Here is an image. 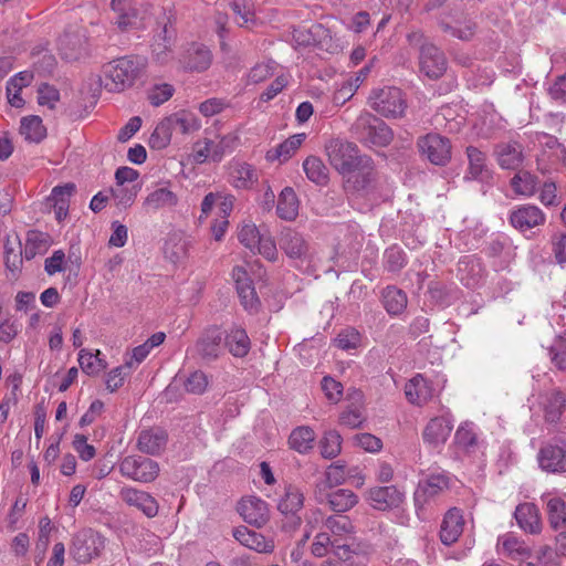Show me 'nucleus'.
<instances>
[{"mask_svg": "<svg viewBox=\"0 0 566 566\" xmlns=\"http://www.w3.org/2000/svg\"><path fill=\"white\" fill-rule=\"evenodd\" d=\"M370 107L385 117H400L405 113L406 102L397 87L375 90L369 96Z\"/></svg>", "mask_w": 566, "mask_h": 566, "instance_id": "423d86ee", "label": "nucleus"}, {"mask_svg": "<svg viewBox=\"0 0 566 566\" xmlns=\"http://www.w3.org/2000/svg\"><path fill=\"white\" fill-rule=\"evenodd\" d=\"M99 352L94 356L92 353L82 349L78 355V363L84 373L87 375H96L106 368L103 359L98 358Z\"/></svg>", "mask_w": 566, "mask_h": 566, "instance_id": "5fc2aeb1", "label": "nucleus"}, {"mask_svg": "<svg viewBox=\"0 0 566 566\" xmlns=\"http://www.w3.org/2000/svg\"><path fill=\"white\" fill-rule=\"evenodd\" d=\"M353 170L344 176L346 178L345 189L347 191L360 193L368 192L375 188L377 172L374 161L369 156H364Z\"/></svg>", "mask_w": 566, "mask_h": 566, "instance_id": "9b49d317", "label": "nucleus"}, {"mask_svg": "<svg viewBox=\"0 0 566 566\" xmlns=\"http://www.w3.org/2000/svg\"><path fill=\"white\" fill-rule=\"evenodd\" d=\"M111 7L117 13L116 24L122 31L136 24L137 12L132 7V0H112Z\"/></svg>", "mask_w": 566, "mask_h": 566, "instance_id": "a19ab883", "label": "nucleus"}, {"mask_svg": "<svg viewBox=\"0 0 566 566\" xmlns=\"http://www.w3.org/2000/svg\"><path fill=\"white\" fill-rule=\"evenodd\" d=\"M405 395L410 403L422 406L432 397V388L421 374H417L406 384Z\"/></svg>", "mask_w": 566, "mask_h": 566, "instance_id": "2f4dec72", "label": "nucleus"}, {"mask_svg": "<svg viewBox=\"0 0 566 566\" xmlns=\"http://www.w3.org/2000/svg\"><path fill=\"white\" fill-rule=\"evenodd\" d=\"M566 409V394L559 389L547 391L543 401L544 419L547 423H557Z\"/></svg>", "mask_w": 566, "mask_h": 566, "instance_id": "c85d7f7f", "label": "nucleus"}, {"mask_svg": "<svg viewBox=\"0 0 566 566\" xmlns=\"http://www.w3.org/2000/svg\"><path fill=\"white\" fill-rule=\"evenodd\" d=\"M514 517L518 526L531 534H537L542 530L538 509L533 503H522L516 506Z\"/></svg>", "mask_w": 566, "mask_h": 566, "instance_id": "7c9ffc66", "label": "nucleus"}, {"mask_svg": "<svg viewBox=\"0 0 566 566\" xmlns=\"http://www.w3.org/2000/svg\"><path fill=\"white\" fill-rule=\"evenodd\" d=\"M120 474L139 483H150L159 475V464L144 455H126L118 462Z\"/></svg>", "mask_w": 566, "mask_h": 566, "instance_id": "39448f33", "label": "nucleus"}, {"mask_svg": "<svg viewBox=\"0 0 566 566\" xmlns=\"http://www.w3.org/2000/svg\"><path fill=\"white\" fill-rule=\"evenodd\" d=\"M546 218L543 211L532 205H523L510 214L511 224L520 230L526 231L545 222Z\"/></svg>", "mask_w": 566, "mask_h": 566, "instance_id": "b1692460", "label": "nucleus"}, {"mask_svg": "<svg viewBox=\"0 0 566 566\" xmlns=\"http://www.w3.org/2000/svg\"><path fill=\"white\" fill-rule=\"evenodd\" d=\"M314 441L315 432L307 426L297 427L289 437V444L291 449L300 453H306L313 449Z\"/></svg>", "mask_w": 566, "mask_h": 566, "instance_id": "37998d69", "label": "nucleus"}, {"mask_svg": "<svg viewBox=\"0 0 566 566\" xmlns=\"http://www.w3.org/2000/svg\"><path fill=\"white\" fill-rule=\"evenodd\" d=\"M385 269L389 272L397 273L407 264L406 254L397 245H392L385 251Z\"/></svg>", "mask_w": 566, "mask_h": 566, "instance_id": "864d4df0", "label": "nucleus"}, {"mask_svg": "<svg viewBox=\"0 0 566 566\" xmlns=\"http://www.w3.org/2000/svg\"><path fill=\"white\" fill-rule=\"evenodd\" d=\"M464 518L461 510L450 509L443 516L440 526V539L446 546L454 544L463 533Z\"/></svg>", "mask_w": 566, "mask_h": 566, "instance_id": "393cba45", "label": "nucleus"}, {"mask_svg": "<svg viewBox=\"0 0 566 566\" xmlns=\"http://www.w3.org/2000/svg\"><path fill=\"white\" fill-rule=\"evenodd\" d=\"M352 135L366 146L385 147L392 140L390 127L369 112H363L350 126Z\"/></svg>", "mask_w": 566, "mask_h": 566, "instance_id": "f03ea898", "label": "nucleus"}, {"mask_svg": "<svg viewBox=\"0 0 566 566\" xmlns=\"http://www.w3.org/2000/svg\"><path fill=\"white\" fill-rule=\"evenodd\" d=\"M277 216L287 221H292L298 213V200L295 191L291 187H285L280 196L276 206Z\"/></svg>", "mask_w": 566, "mask_h": 566, "instance_id": "e433bc0d", "label": "nucleus"}, {"mask_svg": "<svg viewBox=\"0 0 566 566\" xmlns=\"http://www.w3.org/2000/svg\"><path fill=\"white\" fill-rule=\"evenodd\" d=\"M178 197L166 187L156 188L145 199L144 207L148 210H159L166 207H175Z\"/></svg>", "mask_w": 566, "mask_h": 566, "instance_id": "ea45409f", "label": "nucleus"}, {"mask_svg": "<svg viewBox=\"0 0 566 566\" xmlns=\"http://www.w3.org/2000/svg\"><path fill=\"white\" fill-rule=\"evenodd\" d=\"M230 176L237 188H249L255 180V171L248 164H235L231 167Z\"/></svg>", "mask_w": 566, "mask_h": 566, "instance_id": "3c124183", "label": "nucleus"}, {"mask_svg": "<svg viewBox=\"0 0 566 566\" xmlns=\"http://www.w3.org/2000/svg\"><path fill=\"white\" fill-rule=\"evenodd\" d=\"M238 512L244 522L258 528L264 526L270 518L266 502L256 496L242 499Z\"/></svg>", "mask_w": 566, "mask_h": 566, "instance_id": "dca6fc26", "label": "nucleus"}, {"mask_svg": "<svg viewBox=\"0 0 566 566\" xmlns=\"http://www.w3.org/2000/svg\"><path fill=\"white\" fill-rule=\"evenodd\" d=\"M145 69V60L135 55L115 59L103 66L101 82L108 92H123L134 85Z\"/></svg>", "mask_w": 566, "mask_h": 566, "instance_id": "f257e3e1", "label": "nucleus"}, {"mask_svg": "<svg viewBox=\"0 0 566 566\" xmlns=\"http://www.w3.org/2000/svg\"><path fill=\"white\" fill-rule=\"evenodd\" d=\"M232 277L242 306L251 313H256L261 306V302L256 295L253 281L247 270L243 266H234Z\"/></svg>", "mask_w": 566, "mask_h": 566, "instance_id": "f8f14e48", "label": "nucleus"}, {"mask_svg": "<svg viewBox=\"0 0 566 566\" xmlns=\"http://www.w3.org/2000/svg\"><path fill=\"white\" fill-rule=\"evenodd\" d=\"M133 366L132 360L126 361L124 365L114 368L107 376L106 388L114 392L123 386L125 378L129 375Z\"/></svg>", "mask_w": 566, "mask_h": 566, "instance_id": "13d9d810", "label": "nucleus"}, {"mask_svg": "<svg viewBox=\"0 0 566 566\" xmlns=\"http://www.w3.org/2000/svg\"><path fill=\"white\" fill-rule=\"evenodd\" d=\"M539 468L548 473L566 472V442L549 443L539 449Z\"/></svg>", "mask_w": 566, "mask_h": 566, "instance_id": "ddd939ff", "label": "nucleus"}, {"mask_svg": "<svg viewBox=\"0 0 566 566\" xmlns=\"http://www.w3.org/2000/svg\"><path fill=\"white\" fill-rule=\"evenodd\" d=\"M84 35L78 32H65L59 39V51L66 61L78 60L85 51Z\"/></svg>", "mask_w": 566, "mask_h": 566, "instance_id": "c756f323", "label": "nucleus"}, {"mask_svg": "<svg viewBox=\"0 0 566 566\" xmlns=\"http://www.w3.org/2000/svg\"><path fill=\"white\" fill-rule=\"evenodd\" d=\"M104 547L105 538L92 528H85L73 536L70 554L75 562L86 564L98 557Z\"/></svg>", "mask_w": 566, "mask_h": 566, "instance_id": "20e7f679", "label": "nucleus"}, {"mask_svg": "<svg viewBox=\"0 0 566 566\" xmlns=\"http://www.w3.org/2000/svg\"><path fill=\"white\" fill-rule=\"evenodd\" d=\"M119 496L127 505L138 509L149 518L158 514V502L148 492L135 488H123Z\"/></svg>", "mask_w": 566, "mask_h": 566, "instance_id": "412c9836", "label": "nucleus"}, {"mask_svg": "<svg viewBox=\"0 0 566 566\" xmlns=\"http://www.w3.org/2000/svg\"><path fill=\"white\" fill-rule=\"evenodd\" d=\"M224 346L234 357H244L248 355L251 343L247 332L241 327H233L224 335Z\"/></svg>", "mask_w": 566, "mask_h": 566, "instance_id": "72a5a7b5", "label": "nucleus"}, {"mask_svg": "<svg viewBox=\"0 0 566 566\" xmlns=\"http://www.w3.org/2000/svg\"><path fill=\"white\" fill-rule=\"evenodd\" d=\"M384 307L390 315H399L407 307L408 298L406 293L396 286H387L382 291Z\"/></svg>", "mask_w": 566, "mask_h": 566, "instance_id": "4c0bfd02", "label": "nucleus"}, {"mask_svg": "<svg viewBox=\"0 0 566 566\" xmlns=\"http://www.w3.org/2000/svg\"><path fill=\"white\" fill-rule=\"evenodd\" d=\"M551 360L560 370H566V337H559L549 349Z\"/></svg>", "mask_w": 566, "mask_h": 566, "instance_id": "680f3d73", "label": "nucleus"}, {"mask_svg": "<svg viewBox=\"0 0 566 566\" xmlns=\"http://www.w3.org/2000/svg\"><path fill=\"white\" fill-rule=\"evenodd\" d=\"M175 88L168 83L155 85L148 92V99L153 106H160L174 95Z\"/></svg>", "mask_w": 566, "mask_h": 566, "instance_id": "052dcab7", "label": "nucleus"}, {"mask_svg": "<svg viewBox=\"0 0 566 566\" xmlns=\"http://www.w3.org/2000/svg\"><path fill=\"white\" fill-rule=\"evenodd\" d=\"M325 526L327 530L332 532L335 536H343L345 534H350L354 531V526L348 516L337 514L329 516L325 520Z\"/></svg>", "mask_w": 566, "mask_h": 566, "instance_id": "6e6d98bb", "label": "nucleus"}, {"mask_svg": "<svg viewBox=\"0 0 566 566\" xmlns=\"http://www.w3.org/2000/svg\"><path fill=\"white\" fill-rule=\"evenodd\" d=\"M73 448L83 461H90L95 457V448L87 443V437L81 433L74 436Z\"/></svg>", "mask_w": 566, "mask_h": 566, "instance_id": "338daca9", "label": "nucleus"}, {"mask_svg": "<svg viewBox=\"0 0 566 566\" xmlns=\"http://www.w3.org/2000/svg\"><path fill=\"white\" fill-rule=\"evenodd\" d=\"M44 270L49 275L66 270V256L62 250H56L45 260Z\"/></svg>", "mask_w": 566, "mask_h": 566, "instance_id": "69168bd1", "label": "nucleus"}, {"mask_svg": "<svg viewBox=\"0 0 566 566\" xmlns=\"http://www.w3.org/2000/svg\"><path fill=\"white\" fill-rule=\"evenodd\" d=\"M208 377L201 370L191 373L184 381L185 390L189 394L201 395L208 387Z\"/></svg>", "mask_w": 566, "mask_h": 566, "instance_id": "4d7b16f0", "label": "nucleus"}, {"mask_svg": "<svg viewBox=\"0 0 566 566\" xmlns=\"http://www.w3.org/2000/svg\"><path fill=\"white\" fill-rule=\"evenodd\" d=\"M305 138L306 135L304 133L291 136L276 147L268 150L265 156L266 160H279L280 163L289 160L293 156V154L300 148Z\"/></svg>", "mask_w": 566, "mask_h": 566, "instance_id": "473e14b6", "label": "nucleus"}, {"mask_svg": "<svg viewBox=\"0 0 566 566\" xmlns=\"http://www.w3.org/2000/svg\"><path fill=\"white\" fill-rule=\"evenodd\" d=\"M439 25L443 32L450 33L452 36L462 41L471 40L476 29L475 23L471 20H465L463 22L457 20L453 24L441 21Z\"/></svg>", "mask_w": 566, "mask_h": 566, "instance_id": "de8ad7c7", "label": "nucleus"}, {"mask_svg": "<svg viewBox=\"0 0 566 566\" xmlns=\"http://www.w3.org/2000/svg\"><path fill=\"white\" fill-rule=\"evenodd\" d=\"M422 157L436 166H446L451 160V143L449 138L437 133H429L417 140Z\"/></svg>", "mask_w": 566, "mask_h": 566, "instance_id": "0eeeda50", "label": "nucleus"}, {"mask_svg": "<svg viewBox=\"0 0 566 566\" xmlns=\"http://www.w3.org/2000/svg\"><path fill=\"white\" fill-rule=\"evenodd\" d=\"M279 244L291 259L303 260L307 256V242L298 232L292 229H285L282 231Z\"/></svg>", "mask_w": 566, "mask_h": 566, "instance_id": "bb28decb", "label": "nucleus"}, {"mask_svg": "<svg viewBox=\"0 0 566 566\" xmlns=\"http://www.w3.org/2000/svg\"><path fill=\"white\" fill-rule=\"evenodd\" d=\"M452 429V421L448 417L432 418L423 429V441L432 447L444 444Z\"/></svg>", "mask_w": 566, "mask_h": 566, "instance_id": "a878e982", "label": "nucleus"}, {"mask_svg": "<svg viewBox=\"0 0 566 566\" xmlns=\"http://www.w3.org/2000/svg\"><path fill=\"white\" fill-rule=\"evenodd\" d=\"M60 99V92L52 85L43 83L38 88V103L41 106H48L50 109L55 107Z\"/></svg>", "mask_w": 566, "mask_h": 566, "instance_id": "e2e57ef3", "label": "nucleus"}, {"mask_svg": "<svg viewBox=\"0 0 566 566\" xmlns=\"http://www.w3.org/2000/svg\"><path fill=\"white\" fill-rule=\"evenodd\" d=\"M454 442L464 449H469L476 444V434L469 427L468 423L458 428L454 434Z\"/></svg>", "mask_w": 566, "mask_h": 566, "instance_id": "774afa93", "label": "nucleus"}, {"mask_svg": "<svg viewBox=\"0 0 566 566\" xmlns=\"http://www.w3.org/2000/svg\"><path fill=\"white\" fill-rule=\"evenodd\" d=\"M76 191V186L73 182H67L62 186H55L50 197L48 198L49 202L52 205H60V201H65L70 203L71 196Z\"/></svg>", "mask_w": 566, "mask_h": 566, "instance_id": "0e129e2a", "label": "nucleus"}, {"mask_svg": "<svg viewBox=\"0 0 566 566\" xmlns=\"http://www.w3.org/2000/svg\"><path fill=\"white\" fill-rule=\"evenodd\" d=\"M51 245V237L48 233L31 230L27 233L23 256L25 260H32L38 254H44Z\"/></svg>", "mask_w": 566, "mask_h": 566, "instance_id": "f704fd0d", "label": "nucleus"}, {"mask_svg": "<svg viewBox=\"0 0 566 566\" xmlns=\"http://www.w3.org/2000/svg\"><path fill=\"white\" fill-rule=\"evenodd\" d=\"M304 506V494L296 485L289 484L277 502V510L282 513H300Z\"/></svg>", "mask_w": 566, "mask_h": 566, "instance_id": "c9c22d12", "label": "nucleus"}, {"mask_svg": "<svg viewBox=\"0 0 566 566\" xmlns=\"http://www.w3.org/2000/svg\"><path fill=\"white\" fill-rule=\"evenodd\" d=\"M223 338L224 333L219 326H210L200 334L193 350L205 364L216 361L223 354Z\"/></svg>", "mask_w": 566, "mask_h": 566, "instance_id": "9d476101", "label": "nucleus"}, {"mask_svg": "<svg viewBox=\"0 0 566 566\" xmlns=\"http://www.w3.org/2000/svg\"><path fill=\"white\" fill-rule=\"evenodd\" d=\"M138 191V186H116L115 188H111L108 190L111 197L115 200V205L120 209L130 207L134 203Z\"/></svg>", "mask_w": 566, "mask_h": 566, "instance_id": "603ef678", "label": "nucleus"}, {"mask_svg": "<svg viewBox=\"0 0 566 566\" xmlns=\"http://www.w3.org/2000/svg\"><path fill=\"white\" fill-rule=\"evenodd\" d=\"M20 134L30 143H40L46 136V128L39 116H27L21 119Z\"/></svg>", "mask_w": 566, "mask_h": 566, "instance_id": "49530a36", "label": "nucleus"}, {"mask_svg": "<svg viewBox=\"0 0 566 566\" xmlns=\"http://www.w3.org/2000/svg\"><path fill=\"white\" fill-rule=\"evenodd\" d=\"M261 235L259 229L252 223L243 224L238 232L239 241L252 252L255 251V244L260 241Z\"/></svg>", "mask_w": 566, "mask_h": 566, "instance_id": "bf43d9fd", "label": "nucleus"}, {"mask_svg": "<svg viewBox=\"0 0 566 566\" xmlns=\"http://www.w3.org/2000/svg\"><path fill=\"white\" fill-rule=\"evenodd\" d=\"M342 436L336 430H328L319 440L321 454L325 459H334L342 451Z\"/></svg>", "mask_w": 566, "mask_h": 566, "instance_id": "09e8293b", "label": "nucleus"}, {"mask_svg": "<svg viewBox=\"0 0 566 566\" xmlns=\"http://www.w3.org/2000/svg\"><path fill=\"white\" fill-rule=\"evenodd\" d=\"M306 177L317 186H325L329 180L328 168L316 156H308L303 163Z\"/></svg>", "mask_w": 566, "mask_h": 566, "instance_id": "58836bf2", "label": "nucleus"}, {"mask_svg": "<svg viewBox=\"0 0 566 566\" xmlns=\"http://www.w3.org/2000/svg\"><path fill=\"white\" fill-rule=\"evenodd\" d=\"M465 154L468 158V169L464 179L489 182L493 176L486 163V154L475 146H468Z\"/></svg>", "mask_w": 566, "mask_h": 566, "instance_id": "a211bd4d", "label": "nucleus"}, {"mask_svg": "<svg viewBox=\"0 0 566 566\" xmlns=\"http://www.w3.org/2000/svg\"><path fill=\"white\" fill-rule=\"evenodd\" d=\"M211 50L203 43L190 42L179 53L178 65L185 72L201 73L212 64Z\"/></svg>", "mask_w": 566, "mask_h": 566, "instance_id": "1a4fd4ad", "label": "nucleus"}, {"mask_svg": "<svg viewBox=\"0 0 566 566\" xmlns=\"http://www.w3.org/2000/svg\"><path fill=\"white\" fill-rule=\"evenodd\" d=\"M448 489V479L442 474H432L420 481L415 491V505L417 511L423 510L424 505L443 490Z\"/></svg>", "mask_w": 566, "mask_h": 566, "instance_id": "aec40b11", "label": "nucleus"}, {"mask_svg": "<svg viewBox=\"0 0 566 566\" xmlns=\"http://www.w3.org/2000/svg\"><path fill=\"white\" fill-rule=\"evenodd\" d=\"M231 9L240 18V20L237 21L239 27L252 30L258 25V18L255 17L252 0H233Z\"/></svg>", "mask_w": 566, "mask_h": 566, "instance_id": "c03bdc74", "label": "nucleus"}, {"mask_svg": "<svg viewBox=\"0 0 566 566\" xmlns=\"http://www.w3.org/2000/svg\"><path fill=\"white\" fill-rule=\"evenodd\" d=\"M172 129H180L181 133H186L188 130L186 118L174 114L161 120L150 135V147L156 149L165 148L170 143Z\"/></svg>", "mask_w": 566, "mask_h": 566, "instance_id": "f3484780", "label": "nucleus"}, {"mask_svg": "<svg viewBox=\"0 0 566 566\" xmlns=\"http://www.w3.org/2000/svg\"><path fill=\"white\" fill-rule=\"evenodd\" d=\"M494 156L502 169L518 170L525 160L524 146L516 140L502 142L495 145Z\"/></svg>", "mask_w": 566, "mask_h": 566, "instance_id": "2eb2a0df", "label": "nucleus"}, {"mask_svg": "<svg viewBox=\"0 0 566 566\" xmlns=\"http://www.w3.org/2000/svg\"><path fill=\"white\" fill-rule=\"evenodd\" d=\"M405 499V494L395 485L377 486L369 490L368 500L374 509L387 511L398 507Z\"/></svg>", "mask_w": 566, "mask_h": 566, "instance_id": "5701e85b", "label": "nucleus"}, {"mask_svg": "<svg viewBox=\"0 0 566 566\" xmlns=\"http://www.w3.org/2000/svg\"><path fill=\"white\" fill-rule=\"evenodd\" d=\"M497 552L513 560L526 559L532 554L531 548L525 544V542L512 533H506L499 537Z\"/></svg>", "mask_w": 566, "mask_h": 566, "instance_id": "cd10ccee", "label": "nucleus"}, {"mask_svg": "<svg viewBox=\"0 0 566 566\" xmlns=\"http://www.w3.org/2000/svg\"><path fill=\"white\" fill-rule=\"evenodd\" d=\"M232 536L242 546L252 549L256 553L270 554L274 551L275 547L274 541L272 538H268L263 534L250 530L244 525L234 527L232 531Z\"/></svg>", "mask_w": 566, "mask_h": 566, "instance_id": "6ab92c4d", "label": "nucleus"}, {"mask_svg": "<svg viewBox=\"0 0 566 566\" xmlns=\"http://www.w3.org/2000/svg\"><path fill=\"white\" fill-rule=\"evenodd\" d=\"M420 71L429 78H439L447 70L443 52L433 44H422L419 54Z\"/></svg>", "mask_w": 566, "mask_h": 566, "instance_id": "4468645a", "label": "nucleus"}, {"mask_svg": "<svg viewBox=\"0 0 566 566\" xmlns=\"http://www.w3.org/2000/svg\"><path fill=\"white\" fill-rule=\"evenodd\" d=\"M329 509L336 513H344L358 503V496L350 490L338 489L333 491L326 502Z\"/></svg>", "mask_w": 566, "mask_h": 566, "instance_id": "79ce46f5", "label": "nucleus"}, {"mask_svg": "<svg viewBox=\"0 0 566 566\" xmlns=\"http://www.w3.org/2000/svg\"><path fill=\"white\" fill-rule=\"evenodd\" d=\"M175 19L169 15L165 18L163 25L154 35L151 43V55L156 63L166 65L174 59V46L177 38V31L174 27Z\"/></svg>", "mask_w": 566, "mask_h": 566, "instance_id": "6e6552de", "label": "nucleus"}, {"mask_svg": "<svg viewBox=\"0 0 566 566\" xmlns=\"http://www.w3.org/2000/svg\"><path fill=\"white\" fill-rule=\"evenodd\" d=\"M329 164L343 176L354 171L365 155L359 154L356 144L342 138H332L325 144Z\"/></svg>", "mask_w": 566, "mask_h": 566, "instance_id": "7ed1b4c3", "label": "nucleus"}, {"mask_svg": "<svg viewBox=\"0 0 566 566\" xmlns=\"http://www.w3.org/2000/svg\"><path fill=\"white\" fill-rule=\"evenodd\" d=\"M537 177L526 170H523L522 168L518 169L515 176L511 179L512 189L515 193L521 196H533L537 189Z\"/></svg>", "mask_w": 566, "mask_h": 566, "instance_id": "a18cd8bd", "label": "nucleus"}, {"mask_svg": "<svg viewBox=\"0 0 566 566\" xmlns=\"http://www.w3.org/2000/svg\"><path fill=\"white\" fill-rule=\"evenodd\" d=\"M168 433L160 427L142 430L137 439V449L148 455H159L166 449Z\"/></svg>", "mask_w": 566, "mask_h": 566, "instance_id": "4be33fe9", "label": "nucleus"}, {"mask_svg": "<svg viewBox=\"0 0 566 566\" xmlns=\"http://www.w3.org/2000/svg\"><path fill=\"white\" fill-rule=\"evenodd\" d=\"M548 522L554 530L566 523V503L560 497H551L547 503Z\"/></svg>", "mask_w": 566, "mask_h": 566, "instance_id": "8fccbe9b", "label": "nucleus"}]
</instances>
